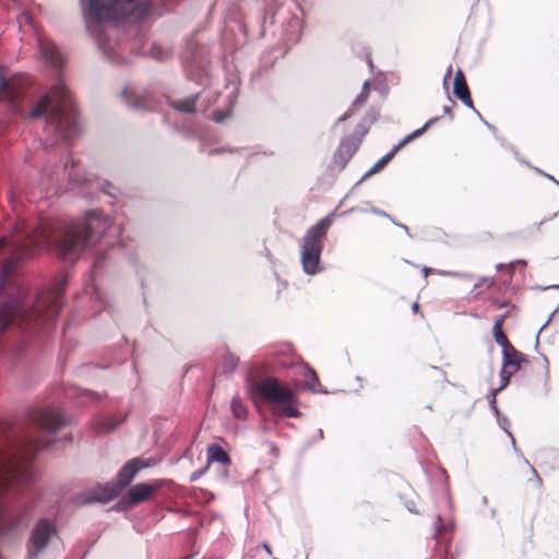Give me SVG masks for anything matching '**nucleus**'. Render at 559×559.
Listing matches in <instances>:
<instances>
[{
    "mask_svg": "<svg viewBox=\"0 0 559 559\" xmlns=\"http://www.w3.org/2000/svg\"><path fill=\"white\" fill-rule=\"evenodd\" d=\"M112 219L98 210L86 212L82 222H72L56 234V228L41 226L28 230L23 222L17 223L10 237L0 239V251L11 254L7 259L0 277V331L14 320L34 321L50 325L61 309V287L41 293L32 309L22 305L23 289L10 278L15 264L32 257L37 250L50 247L56 241L58 255L66 261L75 260L82 252L95 246L111 227Z\"/></svg>",
    "mask_w": 559,
    "mask_h": 559,
    "instance_id": "nucleus-1",
    "label": "nucleus"
},
{
    "mask_svg": "<svg viewBox=\"0 0 559 559\" xmlns=\"http://www.w3.org/2000/svg\"><path fill=\"white\" fill-rule=\"evenodd\" d=\"M152 0H87L83 7L86 27L93 36L98 49L110 60H116V48L120 49L112 37L114 29L105 24L116 25L128 17H144Z\"/></svg>",
    "mask_w": 559,
    "mask_h": 559,
    "instance_id": "nucleus-2",
    "label": "nucleus"
},
{
    "mask_svg": "<svg viewBox=\"0 0 559 559\" xmlns=\"http://www.w3.org/2000/svg\"><path fill=\"white\" fill-rule=\"evenodd\" d=\"M31 117H45L47 126L66 140L79 132L71 94L61 78L57 79L50 91L32 108Z\"/></svg>",
    "mask_w": 559,
    "mask_h": 559,
    "instance_id": "nucleus-3",
    "label": "nucleus"
},
{
    "mask_svg": "<svg viewBox=\"0 0 559 559\" xmlns=\"http://www.w3.org/2000/svg\"><path fill=\"white\" fill-rule=\"evenodd\" d=\"M39 447L28 441L0 451V497L14 481L27 478L29 461Z\"/></svg>",
    "mask_w": 559,
    "mask_h": 559,
    "instance_id": "nucleus-4",
    "label": "nucleus"
},
{
    "mask_svg": "<svg viewBox=\"0 0 559 559\" xmlns=\"http://www.w3.org/2000/svg\"><path fill=\"white\" fill-rule=\"evenodd\" d=\"M330 214L310 228H308L300 241V264L302 271L307 275H317L323 271L321 265V253L323 251V241L326 236L328 229L332 223Z\"/></svg>",
    "mask_w": 559,
    "mask_h": 559,
    "instance_id": "nucleus-5",
    "label": "nucleus"
},
{
    "mask_svg": "<svg viewBox=\"0 0 559 559\" xmlns=\"http://www.w3.org/2000/svg\"><path fill=\"white\" fill-rule=\"evenodd\" d=\"M258 392L272 404L274 414L289 418L299 416L298 403L293 390L282 386L275 379L262 380L258 384Z\"/></svg>",
    "mask_w": 559,
    "mask_h": 559,
    "instance_id": "nucleus-6",
    "label": "nucleus"
},
{
    "mask_svg": "<svg viewBox=\"0 0 559 559\" xmlns=\"http://www.w3.org/2000/svg\"><path fill=\"white\" fill-rule=\"evenodd\" d=\"M56 534L55 524L48 520H40L34 526L31 534L29 559H35L48 545L49 539Z\"/></svg>",
    "mask_w": 559,
    "mask_h": 559,
    "instance_id": "nucleus-7",
    "label": "nucleus"
},
{
    "mask_svg": "<svg viewBox=\"0 0 559 559\" xmlns=\"http://www.w3.org/2000/svg\"><path fill=\"white\" fill-rule=\"evenodd\" d=\"M164 485V480L156 479L151 483H139L131 486L122 497L127 507L140 504L153 497Z\"/></svg>",
    "mask_w": 559,
    "mask_h": 559,
    "instance_id": "nucleus-8",
    "label": "nucleus"
},
{
    "mask_svg": "<svg viewBox=\"0 0 559 559\" xmlns=\"http://www.w3.org/2000/svg\"><path fill=\"white\" fill-rule=\"evenodd\" d=\"M438 121V118H432L430 120H428L421 128L413 131L412 133H409L408 135H406L397 145H395L391 152H389L388 154H385L383 157H381L365 175L364 177L359 180L358 183H360L362 180H365L366 178L374 175L377 171H379L382 167H384L389 160L394 156V154L401 148L403 147L405 144H407L409 141L420 136L421 134H424V132L430 127L432 126L433 123H436Z\"/></svg>",
    "mask_w": 559,
    "mask_h": 559,
    "instance_id": "nucleus-9",
    "label": "nucleus"
},
{
    "mask_svg": "<svg viewBox=\"0 0 559 559\" xmlns=\"http://www.w3.org/2000/svg\"><path fill=\"white\" fill-rule=\"evenodd\" d=\"M119 493V486H115V484L96 485L84 491L79 497V502L82 504L106 503L118 497Z\"/></svg>",
    "mask_w": 559,
    "mask_h": 559,
    "instance_id": "nucleus-10",
    "label": "nucleus"
},
{
    "mask_svg": "<svg viewBox=\"0 0 559 559\" xmlns=\"http://www.w3.org/2000/svg\"><path fill=\"white\" fill-rule=\"evenodd\" d=\"M148 464L144 463L140 459H133L127 462L117 474V481L115 486H119V492L126 488L140 471L147 467Z\"/></svg>",
    "mask_w": 559,
    "mask_h": 559,
    "instance_id": "nucleus-11",
    "label": "nucleus"
},
{
    "mask_svg": "<svg viewBox=\"0 0 559 559\" xmlns=\"http://www.w3.org/2000/svg\"><path fill=\"white\" fill-rule=\"evenodd\" d=\"M21 80L17 78L5 80L0 79V102H5L12 110H17L16 97L19 95V86Z\"/></svg>",
    "mask_w": 559,
    "mask_h": 559,
    "instance_id": "nucleus-12",
    "label": "nucleus"
},
{
    "mask_svg": "<svg viewBox=\"0 0 559 559\" xmlns=\"http://www.w3.org/2000/svg\"><path fill=\"white\" fill-rule=\"evenodd\" d=\"M360 143V139L346 138L341 143L335 153L334 160L341 167L344 168L347 162L357 151Z\"/></svg>",
    "mask_w": 559,
    "mask_h": 559,
    "instance_id": "nucleus-13",
    "label": "nucleus"
},
{
    "mask_svg": "<svg viewBox=\"0 0 559 559\" xmlns=\"http://www.w3.org/2000/svg\"><path fill=\"white\" fill-rule=\"evenodd\" d=\"M39 426L46 430L53 432L64 425V419L59 411L46 408L38 415Z\"/></svg>",
    "mask_w": 559,
    "mask_h": 559,
    "instance_id": "nucleus-14",
    "label": "nucleus"
},
{
    "mask_svg": "<svg viewBox=\"0 0 559 559\" xmlns=\"http://www.w3.org/2000/svg\"><path fill=\"white\" fill-rule=\"evenodd\" d=\"M40 51L47 62L56 69L61 68L66 62V56L53 43L40 40Z\"/></svg>",
    "mask_w": 559,
    "mask_h": 559,
    "instance_id": "nucleus-15",
    "label": "nucleus"
},
{
    "mask_svg": "<svg viewBox=\"0 0 559 559\" xmlns=\"http://www.w3.org/2000/svg\"><path fill=\"white\" fill-rule=\"evenodd\" d=\"M454 95L468 108L474 109L473 100L469 95V90L462 70H457L454 76L453 84Z\"/></svg>",
    "mask_w": 559,
    "mask_h": 559,
    "instance_id": "nucleus-16",
    "label": "nucleus"
},
{
    "mask_svg": "<svg viewBox=\"0 0 559 559\" xmlns=\"http://www.w3.org/2000/svg\"><path fill=\"white\" fill-rule=\"evenodd\" d=\"M523 355L518 352L512 345L507 349L502 350V367L518 371L521 362L523 361Z\"/></svg>",
    "mask_w": 559,
    "mask_h": 559,
    "instance_id": "nucleus-17",
    "label": "nucleus"
},
{
    "mask_svg": "<svg viewBox=\"0 0 559 559\" xmlns=\"http://www.w3.org/2000/svg\"><path fill=\"white\" fill-rule=\"evenodd\" d=\"M212 463H221L223 465H228L230 463L227 453L218 444H210L207 447L206 465L209 466Z\"/></svg>",
    "mask_w": 559,
    "mask_h": 559,
    "instance_id": "nucleus-18",
    "label": "nucleus"
},
{
    "mask_svg": "<svg viewBox=\"0 0 559 559\" xmlns=\"http://www.w3.org/2000/svg\"><path fill=\"white\" fill-rule=\"evenodd\" d=\"M174 108L186 114H191L195 110V98L189 97L186 99L174 103Z\"/></svg>",
    "mask_w": 559,
    "mask_h": 559,
    "instance_id": "nucleus-19",
    "label": "nucleus"
},
{
    "mask_svg": "<svg viewBox=\"0 0 559 559\" xmlns=\"http://www.w3.org/2000/svg\"><path fill=\"white\" fill-rule=\"evenodd\" d=\"M233 415L238 419H243L247 415V408L238 397H233L230 402Z\"/></svg>",
    "mask_w": 559,
    "mask_h": 559,
    "instance_id": "nucleus-20",
    "label": "nucleus"
},
{
    "mask_svg": "<svg viewBox=\"0 0 559 559\" xmlns=\"http://www.w3.org/2000/svg\"><path fill=\"white\" fill-rule=\"evenodd\" d=\"M302 370L305 372V376L307 377L306 386L313 392H318V378L316 376L314 370L307 366L302 367Z\"/></svg>",
    "mask_w": 559,
    "mask_h": 559,
    "instance_id": "nucleus-21",
    "label": "nucleus"
},
{
    "mask_svg": "<svg viewBox=\"0 0 559 559\" xmlns=\"http://www.w3.org/2000/svg\"><path fill=\"white\" fill-rule=\"evenodd\" d=\"M238 357L233 354H227L222 362V369L224 373L233 372L238 366Z\"/></svg>",
    "mask_w": 559,
    "mask_h": 559,
    "instance_id": "nucleus-22",
    "label": "nucleus"
},
{
    "mask_svg": "<svg viewBox=\"0 0 559 559\" xmlns=\"http://www.w3.org/2000/svg\"><path fill=\"white\" fill-rule=\"evenodd\" d=\"M512 369L501 367L500 370V385L496 389L499 392L508 386L511 376L514 373Z\"/></svg>",
    "mask_w": 559,
    "mask_h": 559,
    "instance_id": "nucleus-23",
    "label": "nucleus"
},
{
    "mask_svg": "<svg viewBox=\"0 0 559 559\" xmlns=\"http://www.w3.org/2000/svg\"><path fill=\"white\" fill-rule=\"evenodd\" d=\"M496 416H497L498 425L500 426L501 429H503L508 433V436L512 440V444L515 445V439L509 430L510 421H509L508 417L501 415L500 413H499V415H496Z\"/></svg>",
    "mask_w": 559,
    "mask_h": 559,
    "instance_id": "nucleus-24",
    "label": "nucleus"
},
{
    "mask_svg": "<svg viewBox=\"0 0 559 559\" xmlns=\"http://www.w3.org/2000/svg\"><path fill=\"white\" fill-rule=\"evenodd\" d=\"M493 336H495L496 342L502 347V350H504L509 346H511V344L508 341V337L506 336L503 331H495Z\"/></svg>",
    "mask_w": 559,
    "mask_h": 559,
    "instance_id": "nucleus-25",
    "label": "nucleus"
},
{
    "mask_svg": "<svg viewBox=\"0 0 559 559\" xmlns=\"http://www.w3.org/2000/svg\"><path fill=\"white\" fill-rule=\"evenodd\" d=\"M454 526V522L452 520L442 521L440 516H438V522L436 523V531L440 533L442 531L452 530Z\"/></svg>",
    "mask_w": 559,
    "mask_h": 559,
    "instance_id": "nucleus-26",
    "label": "nucleus"
},
{
    "mask_svg": "<svg viewBox=\"0 0 559 559\" xmlns=\"http://www.w3.org/2000/svg\"><path fill=\"white\" fill-rule=\"evenodd\" d=\"M499 393L498 390L496 389H492L489 394H488V402H489V405H490V408L492 409V412L496 414V415H499V408L497 406V394Z\"/></svg>",
    "mask_w": 559,
    "mask_h": 559,
    "instance_id": "nucleus-27",
    "label": "nucleus"
},
{
    "mask_svg": "<svg viewBox=\"0 0 559 559\" xmlns=\"http://www.w3.org/2000/svg\"><path fill=\"white\" fill-rule=\"evenodd\" d=\"M369 93V81H365L360 94L354 100V105L362 104Z\"/></svg>",
    "mask_w": 559,
    "mask_h": 559,
    "instance_id": "nucleus-28",
    "label": "nucleus"
},
{
    "mask_svg": "<svg viewBox=\"0 0 559 559\" xmlns=\"http://www.w3.org/2000/svg\"><path fill=\"white\" fill-rule=\"evenodd\" d=\"M503 321H504V316H501V317H499V318H497L495 320L493 332L495 331H502Z\"/></svg>",
    "mask_w": 559,
    "mask_h": 559,
    "instance_id": "nucleus-29",
    "label": "nucleus"
},
{
    "mask_svg": "<svg viewBox=\"0 0 559 559\" xmlns=\"http://www.w3.org/2000/svg\"><path fill=\"white\" fill-rule=\"evenodd\" d=\"M207 467H209V466L206 465L204 468H202V469H199V471L194 472V473L191 475V480H197L198 478H200V477L205 473V471L207 469Z\"/></svg>",
    "mask_w": 559,
    "mask_h": 559,
    "instance_id": "nucleus-30",
    "label": "nucleus"
},
{
    "mask_svg": "<svg viewBox=\"0 0 559 559\" xmlns=\"http://www.w3.org/2000/svg\"><path fill=\"white\" fill-rule=\"evenodd\" d=\"M227 116H228V114H223L221 111H217L214 114L213 118L216 122H223Z\"/></svg>",
    "mask_w": 559,
    "mask_h": 559,
    "instance_id": "nucleus-31",
    "label": "nucleus"
},
{
    "mask_svg": "<svg viewBox=\"0 0 559 559\" xmlns=\"http://www.w3.org/2000/svg\"><path fill=\"white\" fill-rule=\"evenodd\" d=\"M117 425H118L117 423H115V424H108V425H106L105 427H99V428H98V431H99V432H107V431H110V430H112Z\"/></svg>",
    "mask_w": 559,
    "mask_h": 559,
    "instance_id": "nucleus-32",
    "label": "nucleus"
},
{
    "mask_svg": "<svg viewBox=\"0 0 559 559\" xmlns=\"http://www.w3.org/2000/svg\"><path fill=\"white\" fill-rule=\"evenodd\" d=\"M260 547H261V548H263V549L266 551V554H267L270 557H272V559H277L276 557H273L272 550H271V548H270V546H269V544H267V543H262V544L260 545Z\"/></svg>",
    "mask_w": 559,
    "mask_h": 559,
    "instance_id": "nucleus-33",
    "label": "nucleus"
},
{
    "mask_svg": "<svg viewBox=\"0 0 559 559\" xmlns=\"http://www.w3.org/2000/svg\"><path fill=\"white\" fill-rule=\"evenodd\" d=\"M451 74H452V66H450V67L448 68V71H447V73H445V75H444V85H447V84H448V81H449V79H450Z\"/></svg>",
    "mask_w": 559,
    "mask_h": 559,
    "instance_id": "nucleus-34",
    "label": "nucleus"
},
{
    "mask_svg": "<svg viewBox=\"0 0 559 559\" xmlns=\"http://www.w3.org/2000/svg\"><path fill=\"white\" fill-rule=\"evenodd\" d=\"M85 395H86V397H87L88 400H91V401H96V400H98V395H97V394H95V393H92V392H85Z\"/></svg>",
    "mask_w": 559,
    "mask_h": 559,
    "instance_id": "nucleus-35",
    "label": "nucleus"
},
{
    "mask_svg": "<svg viewBox=\"0 0 559 559\" xmlns=\"http://www.w3.org/2000/svg\"><path fill=\"white\" fill-rule=\"evenodd\" d=\"M532 471H533V473H534V475L536 477L537 484L540 485L542 484V478L539 477V475L537 474V472L534 468H532Z\"/></svg>",
    "mask_w": 559,
    "mask_h": 559,
    "instance_id": "nucleus-36",
    "label": "nucleus"
},
{
    "mask_svg": "<svg viewBox=\"0 0 559 559\" xmlns=\"http://www.w3.org/2000/svg\"><path fill=\"white\" fill-rule=\"evenodd\" d=\"M441 274L442 275H451V276H461V274L454 273V272H442Z\"/></svg>",
    "mask_w": 559,
    "mask_h": 559,
    "instance_id": "nucleus-37",
    "label": "nucleus"
},
{
    "mask_svg": "<svg viewBox=\"0 0 559 559\" xmlns=\"http://www.w3.org/2000/svg\"><path fill=\"white\" fill-rule=\"evenodd\" d=\"M372 212L374 214H378V215H381V216H389L388 214H385L384 212L380 211V210H372Z\"/></svg>",
    "mask_w": 559,
    "mask_h": 559,
    "instance_id": "nucleus-38",
    "label": "nucleus"
},
{
    "mask_svg": "<svg viewBox=\"0 0 559 559\" xmlns=\"http://www.w3.org/2000/svg\"><path fill=\"white\" fill-rule=\"evenodd\" d=\"M429 272H430V269H429V267H427V266H424V267H423L424 277H427V276H428V274H429Z\"/></svg>",
    "mask_w": 559,
    "mask_h": 559,
    "instance_id": "nucleus-39",
    "label": "nucleus"
},
{
    "mask_svg": "<svg viewBox=\"0 0 559 559\" xmlns=\"http://www.w3.org/2000/svg\"><path fill=\"white\" fill-rule=\"evenodd\" d=\"M348 117H349V114L347 112L344 116H342L341 118H338V122L345 121Z\"/></svg>",
    "mask_w": 559,
    "mask_h": 559,
    "instance_id": "nucleus-40",
    "label": "nucleus"
},
{
    "mask_svg": "<svg viewBox=\"0 0 559 559\" xmlns=\"http://www.w3.org/2000/svg\"><path fill=\"white\" fill-rule=\"evenodd\" d=\"M412 309H413V311H414V312H417V311H418V309H419L418 304H417V302H415V304L412 306Z\"/></svg>",
    "mask_w": 559,
    "mask_h": 559,
    "instance_id": "nucleus-41",
    "label": "nucleus"
},
{
    "mask_svg": "<svg viewBox=\"0 0 559 559\" xmlns=\"http://www.w3.org/2000/svg\"><path fill=\"white\" fill-rule=\"evenodd\" d=\"M547 178H549L550 180L555 181L558 186H559V181H557L552 176L550 175H545Z\"/></svg>",
    "mask_w": 559,
    "mask_h": 559,
    "instance_id": "nucleus-42",
    "label": "nucleus"
},
{
    "mask_svg": "<svg viewBox=\"0 0 559 559\" xmlns=\"http://www.w3.org/2000/svg\"><path fill=\"white\" fill-rule=\"evenodd\" d=\"M152 53H153V56H154L156 59H160V58H162V56H160V55H157V53H155V52H152Z\"/></svg>",
    "mask_w": 559,
    "mask_h": 559,
    "instance_id": "nucleus-43",
    "label": "nucleus"
},
{
    "mask_svg": "<svg viewBox=\"0 0 559 559\" xmlns=\"http://www.w3.org/2000/svg\"><path fill=\"white\" fill-rule=\"evenodd\" d=\"M443 111H444V114H449L450 112V108L449 107H444Z\"/></svg>",
    "mask_w": 559,
    "mask_h": 559,
    "instance_id": "nucleus-44",
    "label": "nucleus"
},
{
    "mask_svg": "<svg viewBox=\"0 0 559 559\" xmlns=\"http://www.w3.org/2000/svg\"><path fill=\"white\" fill-rule=\"evenodd\" d=\"M406 233H408V228L405 225H400Z\"/></svg>",
    "mask_w": 559,
    "mask_h": 559,
    "instance_id": "nucleus-45",
    "label": "nucleus"
},
{
    "mask_svg": "<svg viewBox=\"0 0 559 559\" xmlns=\"http://www.w3.org/2000/svg\"><path fill=\"white\" fill-rule=\"evenodd\" d=\"M552 287L559 289V285H554Z\"/></svg>",
    "mask_w": 559,
    "mask_h": 559,
    "instance_id": "nucleus-46",
    "label": "nucleus"
}]
</instances>
